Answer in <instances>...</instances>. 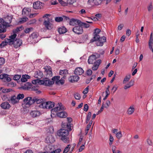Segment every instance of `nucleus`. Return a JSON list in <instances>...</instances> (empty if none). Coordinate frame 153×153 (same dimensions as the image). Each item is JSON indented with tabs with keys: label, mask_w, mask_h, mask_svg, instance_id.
Instances as JSON below:
<instances>
[{
	"label": "nucleus",
	"mask_w": 153,
	"mask_h": 153,
	"mask_svg": "<svg viewBox=\"0 0 153 153\" xmlns=\"http://www.w3.org/2000/svg\"><path fill=\"white\" fill-rule=\"evenodd\" d=\"M97 58L94 54L88 57V61L89 64H94L92 67L93 71H96L98 68L100 64L101 63V60L100 59L97 60Z\"/></svg>",
	"instance_id": "obj_1"
},
{
	"label": "nucleus",
	"mask_w": 153,
	"mask_h": 153,
	"mask_svg": "<svg viewBox=\"0 0 153 153\" xmlns=\"http://www.w3.org/2000/svg\"><path fill=\"white\" fill-rule=\"evenodd\" d=\"M69 134L68 131L65 129H61L57 131V134L60 137L61 139L65 143H67L69 140L68 136Z\"/></svg>",
	"instance_id": "obj_2"
},
{
	"label": "nucleus",
	"mask_w": 153,
	"mask_h": 153,
	"mask_svg": "<svg viewBox=\"0 0 153 153\" xmlns=\"http://www.w3.org/2000/svg\"><path fill=\"white\" fill-rule=\"evenodd\" d=\"M32 83L34 85H43L45 86H49L53 84L54 82L48 78H45L43 80L38 79L33 80Z\"/></svg>",
	"instance_id": "obj_3"
},
{
	"label": "nucleus",
	"mask_w": 153,
	"mask_h": 153,
	"mask_svg": "<svg viewBox=\"0 0 153 153\" xmlns=\"http://www.w3.org/2000/svg\"><path fill=\"white\" fill-rule=\"evenodd\" d=\"M50 14H46L43 16V18H46V19H45L43 25L48 30H51L53 27V25L50 22V19L48 16H50Z\"/></svg>",
	"instance_id": "obj_4"
},
{
	"label": "nucleus",
	"mask_w": 153,
	"mask_h": 153,
	"mask_svg": "<svg viewBox=\"0 0 153 153\" xmlns=\"http://www.w3.org/2000/svg\"><path fill=\"white\" fill-rule=\"evenodd\" d=\"M22 88L24 90H28L31 88L32 90L36 91V93L38 94H39L41 93V91L38 90V88L37 87H35V86L32 85V84L30 82H27L24 85L22 86Z\"/></svg>",
	"instance_id": "obj_5"
},
{
	"label": "nucleus",
	"mask_w": 153,
	"mask_h": 153,
	"mask_svg": "<svg viewBox=\"0 0 153 153\" xmlns=\"http://www.w3.org/2000/svg\"><path fill=\"white\" fill-rule=\"evenodd\" d=\"M65 108L64 106L62 105V103H59L56 106L53 108L51 109V116L52 117H54L55 116V113L58 111L64 110Z\"/></svg>",
	"instance_id": "obj_6"
},
{
	"label": "nucleus",
	"mask_w": 153,
	"mask_h": 153,
	"mask_svg": "<svg viewBox=\"0 0 153 153\" xmlns=\"http://www.w3.org/2000/svg\"><path fill=\"white\" fill-rule=\"evenodd\" d=\"M72 30L75 33L77 34H82L83 32L82 27L80 25L74 27L73 28Z\"/></svg>",
	"instance_id": "obj_7"
},
{
	"label": "nucleus",
	"mask_w": 153,
	"mask_h": 153,
	"mask_svg": "<svg viewBox=\"0 0 153 153\" xmlns=\"http://www.w3.org/2000/svg\"><path fill=\"white\" fill-rule=\"evenodd\" d=\"M34 100H33V99H32L31 97H27L24 100L23 104H25V105H27L29 106L34 103Z\"/></svg>",
	"instance_id": "obj_8"
},
{
	"label": "nucleus",
	"mask_w": 153,
	"mask_h": 153,
	"mask_svg": "<svg viewBox=\"0 0 153 153\" xmlns=\"http://www.w3.org/2000/svg\"><path fill=\"white\" fill-rule=\"evenodd\" d=\"M0 79H2L3 81L7 82H10L11 80L9 75L6 74L0 75Z\"/></svg>",
	"instance_id": "obj_9"
},
{
	"label": "nucleus",
	"mask_w": 153,
	"mask_h": 153,
	"mask_svg": "<svg viewBox=\"0 0 153 153\" xmlns=\"http://www.w3.org/2000/svg\"><path fill=\"white\" fill-rule=\"evenodd\" d=\"M41 114L40 111L37 110H32L30 112V115L33 118L38 117Z\"/></svg>",
	"instance_id": "obj_10"
},
{
	"label": "nucleus",
	"mask_w": 153,
	"mask_h": 153,
	"mask_svg": "<svg viewBox=\"0 0 153 153\" xmlns=\"http://www.w3.org/2000/svg\"><path fill=\"white\" fill-rule=\"evenodd\" d=\"M106 41V37L105 36L101 37L99 39L96 41V44L97 46H102L103 45L104 43Z\"/></svg>",
	"instance_id": "obj_11"
},
{
	"label": "nucleus",
	"mask_w": 153,
	"mask_h": 153,
	"mask_svg": "<svg viewBox=\"0 0 153 153\" xmlns=\"http://www.w3.org/2000/svg\"><path fill=\"white\" fill-rule=\"evenodd\" d=\"M42 3L39 1L34 2L33 4V7L34 9H41L42 7Z\"/></svg>",
	"instance_id": "obj_12"
},
{
	"label": "nucleus",
	"mask_w": 153,
	"mask_h": 153,
	"mask_svg": "<svg viewBox=\"0 0 153 153\" xmlns=\"http://www.w3.org/2000/svg\"><path fill=\"white\" fill-rule=\"evenodd\" d=\"M12 44L13 46L16 48H18L20 47L22 44V42L21 40L20 39H17L13 42Z\"/></svg>",
	"instance_id": "obj_13"
},
{
	"label": "nucleus",
	"mask_w": 153,
	"mask_h": 153,
	"mask_svg": "<svg viewBox=\"0 0 153 153\" xmlns=\"http://www.w3.org/2000/svg\"><path fill=\"white\" fill-rule=\"evenodd\" d=\"M84 72L82 68L81 67L76 68L74 71V73L76 75H82Z\"/></svg>",
	"instance_id": "obj_14"
},
{
	"label": "nucleus",
	"mask_w": 153,
	"mask_h": 153,
	"mask_svg": "<svg viewBox=\"0 0 153 153\" xmlns=\"http://www.w3.org/2000/svg\"><path fill=\"white\" fill-rule=\"evenodd\" d=\"M54 141V138L53 137L51 134L48 136L45 139V142L47 143H52Z\"/></svg>",
	"instance_id": "obj_15"
},
{
	"label": "nucleus",
	"mask_w": 153,
	"mask_h": 153,
	"mask_svg": "<svg viewBox=\"0 0 153 153\" xmlns=\"http://www.w3.org/2000/svg\"><path fill=\"white\" fill-rule=\"evenodd\" d=\"M79 79V77L78 76L73 75L70 76L68 78L69 81L71 82H77Z\"/></svg>",
	"instance_id": "obj_16"
},
{
	"label": "nucleus",
	"mask_w": 153,
	"mask_h": 153,
	"mask_svg": "<svg viewBox=\"0 0 153 153\" xmlns=\"http://www.w3.org/2000/svg\"><path fill=\"white\" fill-rule=\"evenodd\" d=\"M81 23L79 20L75 19H72L70 21V25H71L74 26L75 25H80Z\"/></svg>",
	"instance_id": "obj_17"
},
{
	"label": "nucleus",
	"mask_w": 153,
	"mask_h": 153,
	"mask_svg": "<svg viewBox=\"0 0 153 153\" xmlns=\"http://www.w3.org/2000/svg\"><path fill=\"white\" fill-rule=\"evenodd\" d=\"M4 22V24H0V33H4L6 32L7 27H9Z\"/></svg>",
	"instance_id": "obj_18"
},
{
	"label": "nucleus",
	"mask_w": 153,
	"mask_h": 153,
	"mask_svg": "<svg viewBox=\"0 0 153 153\" xmlns=\"http://www.w3.org/2000/svg\"><path fill=\"white\" fill-rule=\"evenodd\" d=\"M10 40H8V39H5L4 41H3L1 44L0 46L1 48H3L5 46L7 45L8 44L11 45H12V42L11 41H10Z\"/></svg>",
	"instance_id": "obj_19"
},
{
	"label": "nucleus",
	"mask_w": 153,
	"mask_h": 153,
	"mask_svg": "<svg viewBox=\"0 0 153 153\" xmlns=\"http://www.w3.org/2000/svg\"><path fill=\"white\" fill-rule=\"evenodd\" d=\"M13 19V16L12 15H7L5 18V20L6 21L5 23L10 26L9 24L11 22Z\"/></svg>",
	"instance_id": "obj_20"
},
{
	"label": "nucleus",
	"mask_w": 153,
	"mask_h": 153,
	"mask_svg": "<svg viewBox=\"0 0 153 153\" xmlns=\"http://www.w3.org/2000/svg\"><path fill=\"white\" fill-rule=\"evenodd\" d=\"M1 106L3 109H7L10 107V104L7 102H4L2 103L1 105Z\"/></svg>",
	"instance_id": "obj_21"
},
{
	"label": "nucleus",
	"mask_w": 153,
	"mask_h": 153,
	"mask_svg": "<svg viewBox=\"0 0 153 153\" xmlns=\"http://www.w3.org/2000/svg\"><path fill=\"white\" fill-rule=\"evenodd\" d=\"M57 116L60 118H65L67 116V113L65 111H61L56 113Z\"/></svg>",
	"instance_id": "obj_22"
},
{
	"label": "nucleus",
	"mask_w": 153,
	"mask_h": 153,
	"mask_svg": "<svg viewBox=\"0 0 153 153\" xmlns=\"http://www.w3.org/2000/svg\"><path fill=\"white\" fill-rule=\"evenodd\" d=\"M10 101L11 103L13 104H15L19 102L16 97L14 95L10 97Z\"/></svg>",
	"instance_id": "obj_23"
},
{
	"label": "nucleus",
	"mask_w": 153,
	"mask_h": 153,
	"mask_svg": "<svg viewBox=\"0 0 153 153\" xmlns=\"http://www.w3.org/2000/svg\"><path fill=\"white\" fill-rule=\"evenodd\" d=\"M31 9L29 8L25 7L22 11V14L24 16H28L29 15Z\"/></svg>",
	"instance_id": "obj_24"
},
{
	"label": "nucleus",
	"mask_w": 153,
	"mask_h": 153,
	"mask_svg": "<svg viewBox=\"0 0 153 153\" xmlns=\"http://www.w3.org/2000/svg\"><path fill=\"white\" fill-rule=\"evenodd\" d=\"M30 78V76L28 75L25 74L23 75L21 79V80L22 82H25L27 81V79H29Z\"/></svg>",
	"instance_id": "obj_25"
},
{
	"label": "nucleus",
	"mask_w": 153,
	"mask_h": 153,
	"mask_svg": "<svg viewBox=\"0 0 153 153\" xmlns=\"http://www.w3.org/2000/svg\"><path fill=\"white\" fill-rule=\"evenodd\" d=\"M58 32L60 34H62L65 33L67 30L66 28L64 27H62L58 28Z\"/></svg>",
	"instance_id": "obj_26"
},
{
	"label": "nucleus",
	"mask_w": 153,
	"mask_h": 153,
	"mask_svg": "<svg viewBox=\"0 0 153 153\" xmlns=\"http://www.w3.org/2000/svg\"><path fill=\"white\" fill-rule=\"evenodd\" d=\"M48 104L47 102H42L39 105V107L41 108L48 109Z\"/></svg>",
	"instance_id": "obj_27"
},
{
	"label": "nucleus",
	"mask_w": 153,
	"mask_h": 153,
	"mask_svg": "<svg viewBox=\"0 0 153 153\" xmlns=\"http://www.w3.org/2000/svg\"><path fill=\"white\" fill-rule=\"evenodd\" d=\"M39 36L38 33L36 32L33 33L30 36V39L32 40H36Z\"/></svg>",
	"instance_id": "obj_28"
},
{
	"label": "nucleus",
	"mask_w": 153,
	"mask_h": 153,
	"mask_svg": "<svg viewBox=\"0 0 153 153\" xmlns=\"http://www.w3.org/2000/svg\"><path fill=\"white\" fill-rule=\"evenodd\" d=\"M134 109L133 106H131L127 110V113L128 114L131 115L134 111Z\"/></svg>",
	"instance_id": "obj_29"
},
{
	"label": "nucleus",
	"mask_w": 153,
	"mask_h": 153,
	"mask_svg": "<svg viewBox=\"0 0 153 153\" xmlns=\"http://www.w3.org/2000/svg\"><path fill=\"white\" fill-rule=\"evenodd\" d=\"M66 76L65 75L64 76L60 79L59 80L56 81V83L57 84H58L59 83L61 84V85H63L64 83V79L65 78Z\"/></svg>",
	"instance_id": "obj_30"
},
{
	"label": "nucleus",
	"mask_w": 153,
	"mask_h": 153,
	"mask_svg": "<svg viewBox=\"0 0 153 153\" xmlns=\"http://www.w3.org/2000/svg\"><path fill=\"white\" fill-rule=\"evenodd\" d=\"M101 37H100V36L98 34H94V37L93 39L91 40V42H93L94 41H96L98 40Z\"/></svg>",
	"instance_id": "obj_31"
},
{
	"label": "nucleus",
	"mask_w": 153,
	"mask_h": 153,
	"mask_svg": "<svg viewBox=\"0 0 153 153\" xmlns=\"http://www.w3.org/2000/svg\"><path fill=\"white\" fill-rule=\"evenodd\" d=\"M13 35H12L9 36V39H8V40H10V41H11L12 42V44L13 43V42L15 40V39L16 38V34H15V33H13Z\"/></svg>",
	"instance_id": "obj_32"
},
{
	"label": "nucleus",
	"mask_w": 153,
	"mask_h": 153,
	"mask_svg": "<svg viewBox=\"0 0 153 153\" xmlns=\"http://www.w3.org/2000/svg\"><path fill=\"white\" fill-rule=\"evenodd\" d=\"M23 28V27L22 26L20 27H18L15 29H14L13 30V33H15L16 34V33L22 30Z\"/></svg>",
	"instance_id": "obj_33"
},
{
	"label": "nucleus",
	"mask_w": 153,
	"mask_h": 153,
	"mask_svg": "<svg viewBox=\"0 0 153 153\" xmlns=\"http://www.w3.org/2000/svg\"><path fill=\"white\" fill-rule=\"evenodd\" d=\"M48 102V109H51L55 105L54 103L51 101Z\"/></svg>",
	"instance_id": "obj_34"
},
{
	"label": "nucleus",
	"mask_w": 153,
	"mask_h": 153,
	"mask_svg": "<svg viewBox=\"0 0 153 153\" xmlns=\"http://www.w3.org/2000/svg\"><path fill=\"white\" fill-rule=\"evenodd\" d=\"M131 77L130 74L126 75L124 78L123 82V84H125L126 82H128L130 79Z\"/></svg>",
	"instance_id": "obj_35"
},
{
	"label": "nucleus",
	"mask_w": 153,
	"mask_h": 153,
	"mask_svg": "<svg viewBox=\"0 0 153 153\" xmlns=\"http://www.w3.org/2000/svg\"><path fill=\"white\" fill-rule=\"evenodd\" d=\"M109 88L110 86L108 85L107 88L106 89L105 93L106 94V95L105 97L103 98V100H105L107 98L108 95L109 94Z\"/></svg>",
	"instance_id": "obj_36"
},
{
	"label": "nucleus",
	"mask_w": 153,
	"mask_h": 153,
	"mask_svg": "<svg viewBox=\"0 0 153 153\" xmlns=\"http://www.w3.org/2000/svg\"><path fill=\"white\" fill-rule=\"evenodd\" d=\"M33 100H34V103L36 102L37 104H40L42 103L43 101L42 99H39L37 98L34 97L33 98Z\"/></svg>",
	"instance_id": "obj_37"
},
{
	"label": "nucleus",
	"mask_w": 153,
	"mask_h": 153,
	"mask_svg": "<svg viewBox=\"0 0 153 153\" xmlns=\"http://www.w3.org/2000/svg\"><path fill=\"white\" fill-rule=\"evenodd\" d=\"M70 148H71V145H68L65 148L63 152V153H67L70 150Z\"/></svg>",
	"instance_id": "obj_38"
},
{
	"label": "nucleus",
	"mask_w": 153,
	"mask_h": 153,
	"mask_svg": "<svg viewBox=\"0 0 153 153\" xmlns=\"http://www.w3.org/2000/svg\"><path fill=\"white\" fill-rule=\"evenodd\" d=\"M68 73V71L66 69L60 70L59 71V74L61 75L64 74L65 75Z\"/></svg>",
	"instance_id": "obj_39"
},
{
	"label": "nucleus",
	"mask_w": 153,
	"mask_h": 153,
	"mask_svg": "<svg viewBox=\"0 0 153 153\" xmlns=\"http://www.w3.org/2000/svg\"><path fill=\"white\" fill-rule=\"evenodd\" d=\"M91 115V112H89L87 116V118L86 121V123H87L89 121Z\"/></svg>",
	"instance_id": "obj_40"
},
{
	"label": "nucleus",
	"mask_w": 153,
	"mask_h": 153,
	"mask_svg": "<svg viewBox=\"0 0 153 153\" xmlns=\"http://www.w3.org/2000/svg\"><path fill=\"white\" fill-rule=\"evenodd\" d=\"M102 1V0H94V5L98 6L100 5Z\"/></svg>",
	"instance_id": "obj_41"
},
{
	"label": "nucleus",
	"mask_w": 153,
	"mask_h": 153,
	"mask_svg": "<svg viewBox=\"0 0 153 153\" xmlns=\"http://www.w3.org/2000/svg\"><path fill=\"white\" fill-rule=\"evenodd\" d=\"M46 75L48 77H51L52 76V72L51 70L48 69L46 71Z\"/></svg>",
	"instance_id": "obj_42"
},
{
	"label": "nucleus",
	"mask_w": 153,
	"mask_h": 153,
	"mask_svg": "<svg viewBox=\"0 0 153 153\" xmlns=\"http://www.w3.org/2000/svg\"><path fill=\"white\" fill-rule=\"evenodd\" d=\"M116 136L117 138L120 139L122 136V133L121 131L117 132L116 134Z\"/></svg>",
	"instance_id": "obj_43"
},
{
	"label": "nucleus",
	"mask_w": 153,
	"mask_h": 153,
	"mask_svg": "<svg viewBox=\"0 0 153 153\" xmlns=\"http://www.w3.org/2000/svg\"><path fill=\"white\" fill-rule=\"evenodd\" d=\"M12 90V89L10 88L7 89L3 88L2 91L3 93H7L11 91Z\"/></svg>",
	"instance_id": "obj_44"
},
{
	"label": "nucleus",
	"mask_w": 153,
	"mask_h": 153,
	"mask_svg": "<svg viewBox=\"0 0 153 153\" xmlns=\"http://www.w3.org/2000/svg\"><path fill=\"white\" fill-rule=\"evenodd\" d=\"M74 98L76 100H79L81 98V96L79 93H76L74 94Z\"/></svg>",
	"instance_id": "obj_45"
},
{
	"label": "nucleus",
	"mask_w": 153,
	"mask_h": 153,
	"mask_svg": "<svg viewBox=\"0 0 153 153\" xmlns=\"http://www.w3.org/2000/svg\"><path fill=\"white\" fill-rule=\"evenodd\" d=\"M27 18L26 17H23L21 19L19 22L21 23H23L27 21Z\"/></svg>",
	"instance_id": "obj_46"
},
{
	"label": "nucleus",
	"mask_w": 153,
	"mask_h": 153,
	"mask_svg": "<svg viewBox=\"0 0 153 153\" xmlns=\"http://www.w3.org/2000/svg\"><path fill=\"white\" fill-rule=\"evenodd\" d=\"M24 97V95L23 94H19L16 97L17 99L19 100L22 99Z\"/></svg>",
	"instance_id": "obj_47"
},
{
	"label": "nucleus",
	"mask_w": 153,
	"mask_h": 153,
	"mask_svg": "<svg viewBox=\"0 0 153 153\" xmlns=\"http://www.w3.org/2000/svg\"><path fill=\"white\" fill-rule=\"evenodd\" d=\"M63 18L62 17H56L55 18V20L56 22H59L62 21L63 20Z\"/></svg>",
	"instance_id": "obj_48"
},
{
	"label": "nucleus",
	"mask_w": 153,
	"mask_h": 153,
	"mask_svg": "<svg viewBox=\"0 0 153 153\" xmlns=\"http://www.w3.org/2000/svg\"><path fill=\"white\" fill-rule=\"evenodd\" d=\"M114 141V138L113 136L111 135H110V137H109V145L110 146H111L112 143Z\"/></svg>",
	"instance_id": "obj_49"
},
{
	"label": "nucleus",
	"mask_w": 153,
	"mask_h": 153,
	"mask_svg": "<svg viewBox=\"0 0 153 153\" xmlns=\"http://www.w3.org/2000/svg\"><path fill=\"white\" fill-rule=\"evenodd\" d=\"M85 141L84 143L81 146H80V148L79 149V152H81L85 148Z\"/></svg>",
	"instance_id": "obj_50"
},
{
	"label": "nucleus",
	"mask_w": 153,
	"mask_h": 153,
	"mask_svg": "<svg viewBox=\"0 0 153 153\" xmlns=\"http://www.w3.org/2000/svg\"><path fill=\"white\" fill-rule=\"evenodd\" d=\"M21 76L19 75H15L13 77V79L15 80H19L21 78Z\"/></svg>",
	"instance_id": "obj_51"
},
{
	"label": "nucleus",
	"mask_w": 153,
	"mask_h": 153,
	"mask_svg": "<svg viewBox=\"0 0 153 153\" xmlns=\"http://www.w3.org/2000/svg\"><path fill=\"white\" fill-rule=\"evenodd\" d=\"M110 102L109 100H107L106 101V103L104 105V107L105 108H107L110 105Z\"/></svg>",
	"instance_id": "obj_52"
},
{
	"label": "nucleus",
	"mask_w": 153,
	"mask_h": 153,
	"mask_svg": "<svg viewBox=\"0 0 153 153\" xmlns=\"http://www.w3.org/2000/svg\"><path fill=\"white\" fill-rule=\"evenodd\" d=\"M5 59L3 58L0 57V65H3L5 62Z\"/></svg>",
	"instance_id": "obj_53"
},
{
	"label": "nucleus",
	"mask_w": 153,
	"mask_h": 153,
	"mask_svg": "<svg viewBox=\"0 0 153 153\" xmlns=\"http://www.w3.org/2000/svg\"><path fill=\"white\" fill-rule=\"evenodd\" d=\"M94 0H88V3L92 6L94 5Z\"/></svg>",
	"instance_id": "obj_54"
},
{
	"label": "nucleus",
	"mask_w": 153,
	"mask_h": 153,
	"mask_svg": "<svg viewBox=\"0 0 153 153\" xmlns=\"http://www.w3.org/2000/svg\"><path fill=\"white\" fill-rule=\"evenodd\" d=\"M80 25L83 26L85 28H88L90 26L89 24L84 22L81 23V24Z\"/></svg>",
	"instance_id": "obj_55"
},
{
	"label": "nucleus",
	"mask_w": 153,
	"mask_h": 153,
	"mask_svg": "<svg viewBox=\"0 0 153 153\" xmlns=\"http://www.w3.org/2000/svg\"><path fill=\"white\" fill-rule=\"evenodd\" d=\"M79 13L80 15H84L86 13V11L84 9H82L79 12Z\"/></svg>",
	"instance_id": "obj_56"
},
{
	"label": "nucleus",
	"mask_w": 153,
	"mask_h": 153,
	"mask_svg": "<svg viewBox=\"0 0 153 153\" xmlns=\"http://www.w3.org/2000/svg\"><path fill=\"white\" fill-rule=\"evenodd\" d=\"M33 29V28L32 27L28 28L24 30V32L25 33H28L30 32Z\"/></svg>",
	"instance_id": "obj_57"
},
{
	"label": "nucleus",
	"mask_w": 153,
	"mask_h": 153,
	"mask_svg": "<svg viewBox=\"0 0 153 153\" xmlns=\"http://www.w3.org/2000/svg\"><path fill=\"white\" fill-rule=\"evenodd\" d=\"M60 76H54L52 78V80L53 81H57L59 80L60 79Z\"/></svg>",
	"instance_id": "obj_58"
},
{
	"label": "nucleus",
	"mask_w": 153,
	"mask_h": 153,
	"mask_svg": "<svg viewBox=\"0 0 153 153\" xmlns=\"http://www.w3.org/2000/svg\"><path fill=\"white\" fill-rule=\"evenodd\" d=\"M83 140V137L82 136H81L80 137V138L79 139V141L78 142L77 145V146H79L81 144L82 142V141Z\"/></svg>",
	"instance_id": "obj_59"
},
{
	"label": "nucleus",
	"mask_w": 153,
	"mask_h": 153,
	"mask_svg": "<svg viewBox=\"0 0 153 153\" xmlns=\"http://www.w3.org/2000/svg\"><path fill=\"white\" fill-rule=\"evenodd\" d=\"M61 149H58L55 150L51 152L50 153H59L61 152Z\"/></svg>",
	"instance_id": "obj_60"
},
{
	"label": "nucleus",
	"mask_w": 153,
	"mask_h": 153,
	"mask_svg": "<svg viewBox=\"0 0 153 153\" xmlns=\"http://www.w3.org/2000/svg\"><path fill=\"white\" fill-rule=\"evenodd\" d=\"M76 1V0H67V2L68 4H72Z\"/></svg>",
	"instance_id": "obj_61"
},
{
	"label": "nucleus",
	"mask_w": 153,
	"mask_h": 153,
	"mask_svg": "<svg viewBox=\"0 0 153 153\" xmlns=\"http://www.w3.org/2000/svg\"><path fill=\"white\" fill-rule=\"evenodd\" d=\"M61 4L62 6H67L68 4L67 2H65L64 1H63L62 0L61 2H59Z\"/></svg>",
	"instance_id": "obj_62"
},
{
	"label": "nucleus",
	"mask_w": 153,
	"mask_h": 153,
	"mask_svg": "<svg viewBox=\"0 0 153 153\" xmlns=\"http://www.w3.org/2000/svg\"><path fill=\"white\" fill-rule=\"evenodd\" d=\"M88 106L87 104H85L84 105V110L85 111H87L88 110Z\"/></svg>",
	"instance_id": "obj_63"
},
{
	"label": "nucleus",
	"mask_w": 153,
	"mask_h": 153,
	"mask_svg": "<svg viewBox=\"0 0 153 153\" xmlns=\"http://www.w3.org/2000/svg\"><path fill=\"white\" fill-rule=\"evenodd\" d=\"M101 31L100 30L99 28H96L95 30L94 34H99Z\"/></svg>",
	"instance_id": "obj_64"
}]
</instances>
